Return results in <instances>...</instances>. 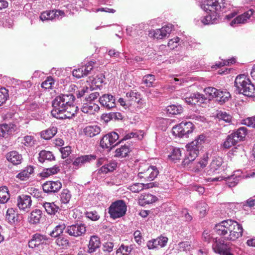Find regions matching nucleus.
<instances>
[{
  "label": "nucleus",
  "instance_id": "obj_1",
  "mask_svg": "<svg viewBox=\"0 0 255 255\" xmlns=\"http://www.w3.org/2000/svg\"><path fill=\"white\" fill-rule=\"evenodd\" d=\"M216 233L226 240L235 241L243 235L242 226L233 220H227L216 225Z\"/></svg>",
  "mask_w": 255,
  "mask_h": 255
},
{
  "label": "nucleus",
  "instance_id": "obj_2",
  "mask_svg": "<svg viewBox=\"0 0 255 255\" xmlns=\"http://www.w3.org/2000/svg\"><path fill=\"white\" fill-rule=\"evenodd\" d=\"M234 86L240 94L249 97H255V86L245 74L236 77Z\"/></svg>",
  "mask_w": 255,
  "mask_h": 255
},
{
  "label": "nucleus",
  "instance_id": "obj_3",
  "mask_svg": "<svg viewBox=\"0 0 255 255\" xmlns=\"http://www.w3.org/2000/svg\"><path fill=\"white\" fill-rule=\"evenodd\" d=\"M205 136L204 134H200L194 140L187 144L186 157L182 162L184 166L188 165L196 159L199 154V149L205 142Z\"/></svg>",
  "mask_w": 255,
  "mask_h": 255
},
{
  "label": "nucleus",
  "instance_id": "obj_4",
  "mask_svg": "<svg viewBox=\"0 0 255 255\" xmlns=\"http://www.w3.org/2000/svg\"><path fill=\"white\" fill-rule=\"evenodd\" d=\"M75 99L72 94H62L57 96L52 102L53 108L51 112L52 117L58 116V114L66 107L74 103Z\"/></svg>",
  "mask_w": 255,
  "mask_h": 255
},
{
  "label": "nucleus",
  "instance_id": "obj_5",
  "mask_svg": "<svg viewBox=\"0 0 255 255\" xmlns=\"http://www.w3.org/2000/svg\"><path fill=\"white\" fill-rule=\"evenodd\" d=\"M225 0H206L201 5V7L207 13H211L213 17L219 16L220 12L226 7Z\"/></svg>",
  "mask_w": 255,
  "mask_h": 255
},
{
  "label": "nucleus",
  "instance_id": "obj_6",
  "mask_svg": "<svg viewBox=\"0 0 255 255\" xmlns=\"http://www.w3.org/2000/svg\"><path fill=\"white\" fill-rule=\"evenodd\" d=\"M194 126L191 122H182L173 127L172 133L179 137H187L188 134L192 133Z\"/></svg>",
  "mask_w": 255,
  "mask_h": 255
},
{
  "label": "nucleus",
  "instance_id": "obj_7",
  "mask_svg": "<svg viewBox=\"0 0 255 255\" xmlns=\"http://www.w3.org/2000/svg\"><path fill=\"white\" fill-rule=\"evenodd\" d=\"M231 244L221 239H216L212 245L214 252L220 255H227Z\"/></svg>",
  "mask_w": 255,
  "mask_h": 255
},
{
  "label": "nucleus",
  "instance_id": "obj_8",
  "mask_svg": "<svg viewBox=\"0 0 255 255\" xmlns=\"http://www.w3.org/2000/svg\"><path fill=\"white\" fill-rule=\"evenodd\" d=\"M119 136L116 132H112L104 135L100 141V145L103 148L111 150L112 145L119 138Z\"/></svg>",
  "mask_w": 255,
  "mask_h": 255
},
{
  "label": "nucleus",
  "instance_id": "obj_9",
  "mask_svg": "<svg viewBox=\"0 0 255 255\" xmlns=\"http://www.w3.org/2000/svg\"><path fill=\"white\" fill-rule=\"evenodd\" d=\"M86 231V227L84 224L77 223L68 226L66 228L65 233L69 236L78 237L84 234Z\"/></svg>",
  "mask_w": 255,
  "mask_h": 255
},
{
  "label": "nucleus",
  "instance_id": "obj_10",
  "mask_svg": "<svg viewBox=\"0 0 255 255\" xmlns=\"http://www.w3.org/2000/svg\"><path fill=\"white\" fill-rule=\"evenodd\" d=\"M78 109V107L72 103V104L66 107L62 111L60 112L59 114H58V116L54 117L57 119H70L76 114Z\"/></svg>",
  "mask_w": 255,
  "mask_h": 255
},
{
  "label": "nucleus",
  "instance_id": "obj_11",
  "mask_svg": "<svg viewBox=\"0 0 255 255\" xmlns=\"http://www.w3.org/2000/svg\"><path fill=\"white\" fill-rule=\"evenodd\" d=\"M47 238L46 236L40 234H35L32 236L28 242V247L32 249H40L42 245L46 243Z\"/></svg>",
  "mask_w": 255,
  "mask_h": 255
},
{
  "label": "nucleus",
  "instance_id": "obj_12",
  "mask_svg": "<svg viewBox=\"0 0 255 255\" xmlns=\"http://www.w3.org/2000/svg\"><path fill=\"white\" fill-rule=\"evenodd\" d=\"M159 171L157 168L154 166L149 167L147 169L143 171L138 173V176L140 178H143L146 181H152L157 177Z\"/></svg>",
  "mask_w": 255,
  "mask_h": 255
},
{
  "label": "nucleus",
  "instance_id": "obj_13",
  "mask_svg": "<svg viewBox=\"0 0 255 255\" xmlns=\"http://www.w3.org/2000/svg\"><path fill=\"white\" fill-rule=\"evenodd\" d=\"M62 188V183L59 181H48L42 185L43 191L45 193H56Z\"/></svg>",
  "mask_w": 255,
  "mask_h": 255
},
{
  "label": "nucleus",
  "instance_id": "obj_14",
  "mask_svg": "<svg viewBox=\"0 0 255 255\" xmlns=\"http://www.w3.org/2000/svg\"><path fill=\"white\" fill-rule=\"evenodd\" d=\"M99 101L102 106L107 109L116 107L115 97L111 94H104L100 97Z\"/></svg>",
  "mask_w": 255,
  "mask_h": 255
},
{
  "label": "nucleus",
  "instance_id": "obj_15",
  "mask_svg": "<svg viewBox=\"0 0 255 255\" xmlns=\"http://www.w3.org/2000/svg\"><path fill=\"white\" fill-rule=\"evenodd\" d=\"M96 156L92 155H85L76 158L73 162L75 169H78L85 163L90 162L91 160H95Z\"/></svg>",
  "mask_w": 255,
  "mask_h": 255
},
{
  "label": "nucleus",
  "instance_id": "obj_16",
  "mask_svg": "<svg viewBox=\"0 0 255 255\" xmlns=\"http://www.w3.org/2000/svg\"><path fill=\"white\" fill-rule=\"evenodd\" d=\"M21 218V216L18 213L17 208H8L6 214V219L9 223L14 224L16 222L20 221Z\"/></svg>",
  "mask_w": 255,
  "mask_h": 255
},
{
  "label": "nucleus",
  "instance_id": "obj_17",
  "mask_svg": "<svg viewBox=\"0 0 255 255\" xmlns=\"http://www.w3.org/2000/svg\"><path fill=\"white\" fill-rule=\"evenodd\" d=\"M64 14V12L60 10H55L51 11H46L42 12L40 16V19L42 20H51L56 17L62 16Z\"/></svg>",
  "mask_w": 255,
  "mask_h": 255
},
{
  "label": "nucleus",
  "instance_id": "obj_18",
  "mask_svg": "<svg viewBox=\"0 0 255 255\" xmlns=\"http://www.w3.org/2000/svg\"><path fill=\"white\" fill-rule=\"evenodd\" d=\"M157 198L151 194H141L138 198V204L141 206H144L155 202Z\"/></svg>",
  "mask_w": 255,
  "mask_h": 255
},
{
  "label": "nucleus",
  "instance_id": "obj_19",
  "mask_svg": "<svg viewBox=\"0 0 255 255\" xmlns=\"http://www.w3.org/2000/svg\"><path fill=\"white\" fill-rule=\"evenodd\" d=\"M7 160L13 165H18L21 163L22 157L21 154L16 151H11L6 154Z\"/></svg>",
  "mask_w": 255,
  "mask_h": 255
},
{
  "label": "nucleus",
  "instance_id": "obj_20",
  "mask_svg": "<svg viewBox=\"0 0 255 255\" xmlns=\"http://www.w3.org/2000/svg\"><path fill=\"white\" fill-rule=\"evenodd\" d=\"M101 244L100 238L97 236H92L90 238L88 246V252L92 253L98 249Z\"/></svg>",
  "mask_w": 255,
  "mask_h": 255
},
{
  "label": "nucleus",
  "instance_id": "obj_21",
  "mask_svg": "<svg viewBox=\"0 0 255 255\" xmlns=\"http://www.w3.org/2000/svg\"><path fill=\"white\" fill-rule=\"evenodd\" d=\"M99 109L98 105L93 102H89L83 105L81 108V111L84 113L92 115L98 111Z\"/></svg>",
  "mask_w": 255,
  "mask_h": 255
},
{
  "label": "nucleus",
  "instance_id": "obj_22",
  "mask_svg": "<svg viewBox=\"0 0 255 255\" xmlns=\"http://www.w3.org/2000/svg\"><path fill=\"white\" fill-rule=\"evenodd\" d=\"M31 203L32 200L30 196L21 195L17 197V206L18 207H30Z\"/></svg>",
  "mask_w": 255,
  "mask_h": 255
},
{
  "label": "nucleus",
  "instance_id": "obj_23",
  "mask_svg": "<svg viewBox=\"0 0 255 255\" xmlns=\"http://www.w3.org/2000/svg\"><path fill=\"white\" fill-rule=\"evenodd\" d=\"M57 132V128L56 127L52 126L41 131L40 134L41 138L45 140H49L54 137Z\"/></svg>",
  "mask_w": 255,
  "mask_h": 255
},
{
  "label": "nucleus",
  "instance_id": "obj_24",
  "mask_svg": "<svg viewBox=\"0 0 255 255\" xmlns=\"http://www.w3.org/2000/svg\"><path fill=\"white\" fill-rule=\"evenodd\" d=\"M152 187L153 183L147 184L135 183L129 186L128 189L132 192L138 193L143 189H148Z\"/></svg>",
  "mask_w": 255,
  "mask_h": 255
},
{
  "label": "nucleus",
  "instance_id": "obj_25",
  "mask_svg": "<svg viewBox=\"0 0 255 255\" xmlns=\"http://www.w3.org/2000/svg\"><path fill=\"white\" fill-rule=\"evenodd\" d=\"M252 14V12L251 11V13L249 11L246 12L243 14L238 16L234 18L231 22V25L234 26L235 24H241L246 23L248 19L250 18L251 15Z\"/></svg>",
  "mask_w": 255,
  "mask_h": 255
},
{
  "label": "nucleus",
  "instance_id": "obj_26",
  "mask_svg": "<svg viewBox=\"0 0 255 255\" xmlns=\"http://www.w3.org/2000/svg\"><path fill=\"white\" fill-rule=\"evenodd\" d=\"M127 211V208H109V213L111 218L116 219L123 216Z\"/></svg>",
  "mask_w": 255,
  "mask_h": 255
},
{
  "label": "nucleus",
  "instance_id": "obj_27",
  "mask_svg": "<svg viewBox=\"0 0 255 255\" xmlns=\"http://www.w3.org/2000/svg\"><path fill=\"white\" fill-rule=\"evenodd\" d=\"M33 173V168L31 166H28L19 173L16 177L21 180H25L28 179Z\"/></svg>",
  "mask_w": 255,
  "mask_h": 255
},
{
  "label": "nucleus",
  "instance_id": "obj_28",
  "mask_svg": "<svg viewBox=\"0 0 255 255\" xmlns=\"http://www.w3.org/2000/svg\"><path fill=\"white\" fill-rule=\"evenodd\" d=\"M100 128L97 126H88L84 129L85 135L90 137L98 134L100 133Z\"/></svg>",
  "mask_w": 255,
  "mask_h": 255
},
{
  "label": "nucleus",
  "instance_id": "obj_29",
  "mask_svg": "<svg viewBox=\"0 0 255 255\" xmlns=\"http://www.w3.org/2000/svg\"><path fill=\"white\" fill-rule=\"evenodd\" d=\"M130 152L129 146L127 145H122L115 150V156L117 157L123 158L126 157Z\"/></svg>",
  "mask_w": 255,
  "mask_h": 255
},
{
  "label": "nucleus",
  "instance_id": "obj_30",
  "mask_svg": "<svg viewBox=\"0 0 255 255\" xmlns=\"http://www.w3.org/2000/svg\"><path fill=\"white\" fill-rule=\"evenodd\" d=\"M60 170V167L57 165H55L52 167L44 169L40 173V175L42 177H48L57 173Z\"/></svg>",
  "mask_w": 255,
  "mask_h": 255
},
{
  "label": "nucleus",
  "instance_id": "obj_31",
  "mask_svg": "<svg viewBox=\"0 0 255 255\" xmlns=\"http://www.w3.org/2000/svg\"><path fill=\"white\" fill-rule=\"evenodd\" d=\"M38 159L40 162L43 163L45 160H54L55 157L52 152L43 150L39 152Z\"/></svg>",
  "mask_w": 255,
  "mask_h": 255
},
{
  "label": "nucleus",
  "instance_id": "obj_32",
  "mask_svg": "<svg viewBox=\"0 0 255 255\" xmlns=\"http://www.w3.org/2000/svg\"><path fill=\"white\" fill-rule=\"evenodd\" d=\"M13 130V125L11 124H2L0 125V137H5Z\"/></svg>",
  "mask_w": 255,
  "mask_h": 255
},
{
  "label": "nucleus",
  "instance_id": "obj_33",
  "mask_svg": "<svg viewBox=\"0 0 255 255\" xmlns=\"http://www.w3.org/2000/svg\"><path fill=\"white\" fill-rule=\"evenodd\" d=\"M10 198L8 188L5 186L0 187V204L6 203Z\"/></svg>",
  "mask_w": 255,
  "mask_h": 255
},
{
  "label": "nucleus",
  "instance_id": "obj_34",
  "mask_svg": "<svg viewBox=\"0 0 255 255\" xmlns=\"http://www.w3.org/2000/svg\"><path fill=\"white\" fill-rule=\"evenodd\" d=\"M117 163L116 162H110L102 166L99 170V173L106 174L109 172H112L116 169Z\"/></svg>",
  "mask_w": 255,
  "mask_h": 255
},
{
  "label": "nucleus",
  "instance_id": "obj_35",
  "mask_svg": "<svg viewBox=\"0 0 255 255\" xmlns=\"http://www.w3.org/2000/svg\"><path fill=\"white\" fill-rule=\"evenodd\" d=\"M247 133V129L245 127L240 128L236 131L232 133L237 141L243 140Z\"/></svg>",
  "mask_w": 255,
  "mask_h": 255
},
{
  "label": "nucleus",
  "instance_id": "obj_36",
  "mask_svg": "<svg viewBox=\"0 0 255 255\" xmlns=\"http://www.w3.org/2000/svg\"><path fill=\"white\" fill-rule=\"evenodd\" d=\"M41 211L39 209H36L31 213L29 217V222L33 224L38 223L41 218Z\"/></svg>",
  "mask_w": 255,
  "mask_h": 255
},
{
  "label": "nucleus",
  "instance_id": "obj_37",
  "mask_svg": "<svg viewBox=\"0 0 255 255\" xmlns=\"http://www.w3.org/2000/svg\"><path fill=\"white\" fill-rule=\"evenodd\" d=\"M238 141L237 139L234 137L233 134L232 133L229 135L225 142L223 144V146L224 148L228 149L231 147L232 146L236 145Z\"/></svg>",
  "mask_w": 255,
  "mask_h": 255
},
{
  "label": "nucleus",
  "instance_id": "obj_38",
  "mask_svg": "<svg viewBox=\"0 0 255 255\" xmlns=\"http://www.w3.org/2000/svg\"><path fill=\"white\" fill-rule=\"evenodd\" d=\"M66 227L64 223L60 224L56 226L52 232L50 233L51 237L57 238L63 232L64 229L66 230Z\"/></svg>",
  "mask_w": 255,
  "mask_h": 255
},
{
  "label": "nucleus",
  "instance_id": "obj_39",
  "mask_svg": "<svg viewBox=\"0 0 255 255\" xmlns=\"http://www.w3.org/2000/svg\"><path fill=\"white\" fill-rule=\"evenodd\" d=\"M183 110L182 107L180 105H172L167 107V113L171 115L181 114Z\"/></svg>",
  "mask_w": 255,
  "mask_h": 255
},
{
  "label": "nucleus",
  "instance_id": "obj_40",
  "mask_svg": "<svg viewBox=\"0 0 255 255\" xmlns=\"http://www.w3.org/2000/svg\"><path fill=\"white\" fill-rule=\"evenodd\" d=\"M204 91L205 93L206 98L210 100L213 98H215L217 93H218V89L211 87L205 88Z\"/></svg>",
  "mask_w": 255,
  "mask_h": 255
},
{
  "label": "nucleus",
  "instance_id": "obj_41",
  "mask_svg": "<svg viewBox=\"0 0 255 255\" xmlns=\"http://www.w3.org/2000/svg\"><path fill=\"white\" fill-rule=\"evenodd\" d=\"M182 156V150L180 148H174L173 149L171 154L169 155L171 160L173 162H176L179 160Z\"/></svg>",
  "mask_w": 255,
  "mask_h": 255
},
{
  "label": "nucleus",
  "instance_id": "obj_42",
  "mask_svg": "<svg viewBox=\"0 0 255 255\" xmlns=\"http://www.w3.org/2000/svg\"><path fill=\"white\" fill-rule=\"evenodd\" d=\"M230 97V94L229 92L220 91L218 90V93H217L216 98L217 100L222 102L225 103L227 101Z\"/></svg>",
  "mask_w": 255,
  "mask_h": 255
},
{
  "label": "nucleus",
  "instance_id": "obj_43",
  "mask_svg": "<svg viewBox=\"0 0 255 255\" xmlns=\"http://www.w3.org/2000/svg\"><path fill=\"white\" fill-rule=\"evenodd\" d=\"M71 195L70 191L67 189H64L60 195V201L62 204H67L71 199Z\"/></svg>",
  "mask_w": 255,
  "mask_h": 255
},
{
  "label": "nucleus",
  "instance_id": "obj_44",
  "mask_svg": "<svg viewBox=\"0 0 255 255\" xmlns=\"http://www.w3.org/2000/svg\"><path fill=\"white\" fill-rule=\"evenodd\" d=\"M8 98V91L5 88H1L0 89V106L4 104Z\"/></svg>",
  "mask_w": 255,
  "mask_h": 255
},
{
  "label": "nucleus",
  "instance_id": "obj_45",
  "mask_svg": "<svg viewBox=\"0 0 255 255\" xmlns=\"http://www.w3.org/2000/svg\"><path fill=\"white\" fill-rule=\"evenodd\" d=\"M94 64L95 62L91 61L81 67L84 76H86L90 74L94 68Z\"/></svg>",
  "mask_w": 255,
  "mask_h": 255
},
{
  "label": "nucleus",
  "instance_id": "obj_46",
  "mask_svg": "<svg viewBox=\"0 0 255 255\" xmlns=\"http://www.w3.org/2000/svg\"><path fill=\"white\" fill-rule=\"evenodd\" d=\"M155 80V76L152 74H147L143 78V82L146 87H151Z\"/></svg>",
  "mask_w": 255,
  "mask_h": 255
},
{
  "label": "nucleus",
  "instance_id": "obj_47",
  "mask_svg": "<svg viewBox=\"0 0 255 255\" xmlns=\"http://www.w3.org/2000/svg\"><path fill=\"white\" fill-rule=\"evenodd\" d=\"M207 14L208 15L204 16L201 19L202 23L204 25L212 24L218 18L216 16L213 17V14L211 13Z\"/></svg>",
  "mask_w": 255,
  "mask_h": 255
},
{
  "label": "nucleus",
  "instance_id": "obj_48",
  "mask_svg": "<svg viewBox=\"0 0 255 255\" xmlns=\"http://www.w3.org/2000/svg\"><path fill=\"white\" fill-rule=\"evenodd\" d=\"M208 157L207 154L203 155V157L198 162L196 168L195 169V171H199L201 169L204 168L208 164Z\"/></svg>",
  "mask_w": 255,
  "mask_h": 255
},
{
  "label": "nucleus",
  "instance_id": "obj_49",
  "mask_svg": "<svg viewBox=\"0 0 255 255\" xmlns=\"http://www.w3.org/2000/svg\"><path fill=\"white\" fill-rule=\"evenodd\" d=\"M132 249L133 247L132 245L128 246L122 244L117 250V254L121 253L123 254V255H128L131 252Z\"/></svg>",
  "mask_w": 255,
  "mask_h": 255
},
{
  "label": "nucleus",
  "instance_id": "obj_50",
  "mask_svg": "<svg viewBox=\"0 0 255 255\" xmlns=\"http://www.w3.org/2000/svg\"><path fill=\"white\" fill-rule=\"evenodd\" d=\"M200 95L193 94L185 98V102L189 105H196L199 101Z\"/></svg>",
  "mask_w": 255,
  "mask_h": 255
},
{
  "label": "nucleus",
  "instance_id": "obj_51",
  "mask_svg": "<svg viewBox=\"0 0 255 255\" xmlns=\"http://www.w3.org/2000/svg\"><path fill=\"white\" fill-rule=\"evenodd\" d=\"M243 252L240 248L231 244L227 255H241Z\"/></svg>",
  "mask_w": 255,
  "mask_h": 255
},
{
  "label": "nucleus",
  "instance_id": "obj_52",
  "mask_svg": "<svg viewBox=\"0 0 255 255\" xmlns=\"http://www.w3.org/2000/svg\"><path fill=\"white\" fill-rule=\"evenodd\" d=\"M223 163V160L221 158L218 157L214 159L211 164L210 167L213 171L217 170L219 167H220Z\"/></svg>",
  "mask_w": 255,
  "mask_h": 255
},
{
  "label": "nucleus",
  "instance_id": "obj_53",
  "mask_svg": "<svg viewBox=\"0 0 255 255\" xmlns=\"http://www.w3.org/2000/svg\"><path fill=\"white\" fill-rule=\"evenodd\" d=\"M219 120H223L227 123H230L232 120V117L225 112H219L217 115Z\"/></svg>",
  "mask_w": 255,
  "mask_h": 255
},
{
  "label": "nucleus",
  "instance_id": "obj_54",
  "mask_svg": "<svg viewBox=\"0 0 255 255\" xmlns=\"http://www.w3.org/2000/svg\"><path fill=\"white\" fill-rule=\"evenodd\" d=\"M54 83L53 79L51 77H48L42 83L41 87L45 89H50L52 88V86Z\"/></svg>",
  "mask_w": 255,
  "mask_h": 255
},
{
  "label": "nucleus",
  "instance_id": "obj_55",
  "mask_svg": "<svg viewBox=\"0 0 255 255\" xmlns=\"http://www.w3.org/2000/svg\"><path fill=\"white\" fill-rule=\"evenodd\" d=\"M155 239L157 241V244L158 248H161L164 247L166 245L168 241L167 237L162 236H160Z\"/></svg>",
  "mask_w": 255,
  "mask_h": 255
},
{
  "label": "nucleus",
  "instance_id": "obj_56",
  "mask_svg": "<svg viewBox=\"0 0 255 255\" xmlns=\"http://www.w3.org/2000/svg\"><path fill=\"white\" fill-rule=\"evenodd\" d=\"M56 243L58 246L65 248L68 246L69 242L67 238L63 237H60L56 239Z\"/></svg>",
  "mask_w": 255,
  "mask_h": 255
},
{
  "label": "nucleus",
  "instance_id": "obj_57",
  "mask_svg": "<svg viewBox=\"0 0 255 255\" xmlns=\"http://www.w3.org/2000/svg\"><path fill=\"white\" fill-rule=\"evenodd\" d=\"M229 205L232 206H235V207L236 206H248L249 207H253L254 206H255V199H254L253 198H250L249 199H248L247 200L246 204L242 205L241 203L239 204V203H232V204H230Z\"/></svg>",
  "mask_w": 255,
  "mask_h": 255
},
{
  "label": "nucleus",
  "instance_id": "obj_58",
  "mask_svg": "<svg viewBox=\"0 0 255 255\" xmlns=\"http://www.w3.org/2000/svg\"><path fill=\"white\" fill-rule=\"evenodd\" d=\"M139 96L136 92H134L133 91H130L129 92H128L126 94V96L128 98H130V100L131 101L136 102V100H138L137 102L138 103L139 102Z\"/></svg>",
  "mask_w": 255,
  "mask_h": 255
},
{
  "label": "nucleus",
  "instance_id": "obj_59",
  "mask_svg": "<svg viewBox=\"0 0 255 255\" xmlns=\"http://www.w3.org/2000/svg\"><path fill=\"white\" fill-rule=\"evenodd\" d=\"M178 247L180 251H187L191 249V245L188 242H180L178 244Z\"/></svg>",
  "mask_w": 255,
  "mask_h": 255
},
{
  "label": "nucleus",
  "instance_id": "obj_60",
  "mask_svg": "<svg viewBox=\"0 0 255 255\" xmlns=\"http://www.w3.org/2000/svg\"><path fill=\"white\" fill-rule=\"evenodd\" d=\"M109 207H127V204L124 200H118L113 202Z\"/></svg>",
  "mask_w": 255,
  "mask_h": 255
},
{
  "label": "nucleus",
  "instance_id": "obj_61",
  "mask_svg": "<svg viewBox=\"0 0 255 255\" xmlns=\"http://www.w3.org/2000/svg\"><path fill=\"white\" fill-rule=\"evenodd\" d=\"M86 217L93 221L98 220L100 216L96 211L87 212Z\"/></svg>",
  "mask_w": 255,
  "mask_h": 255
},
{
  "label": "nucleus",
  "instance_id": "obj_62",
  "mask_svg": "<svg viewBox=\"0 0 255 255\" xmlns=\"http://www.w3.org/2000/svg\"><path fill=\"white\" fill-rule=\"evenodd\" d=\"M60 150L62 154V158H66L71 153V147L67 146L61 147Z\"/></svg>",
  "mask_w": 255,
  "mask_h": 255
},
{
  "label": "nucleus",
  "instance_id": "obj_63",
  "mask_svg": "<svg viewBox=\"0 0 255 255\" xmlns=\"http://www.w3.org/2000/svg\"><path fill=\"white\" fill-rule=\"evenodd\" d=\"M135 242L139 245H140L142 242V237L141 232L138 231H135L133 233Z\"/></svg>",
  "mask_w": 255,
  "mask_h": 255
},
{
  "label": "nucleus",
  "instance_id": "obj_64",
  "mask_svg": "<svg viewBox=\"0 0 255 255\" xmlns=\"http://www.w3.org/2000/svg\"><path fill=\"white\" fill-rule=\"evenodd\" d=\"M244 124L248 126L255 128V116L251 118H248L244 120Z\"/></svg>",
  "mask_w": 255,
  "mask_h": 255
}]
</instances>
